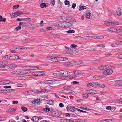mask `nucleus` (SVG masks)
<instances>
[{"instance_id": "obj_1", "label": "nucleus", "mask_w": 122, "mask_h": 122, "mask_svg": "<svg viewBox=\"0 0 122 122\" xmlns=\"http://www.w3.org/2000/svg\"><path fill=\"white\" fill-rule=\"evenodd\" d=\"M53 75L55 76L60 77L62 79H66L70 75V72L66 70H61L55 72Z\"/></svg>"}, {"instance_id": "obj_2", "label": "nucleus", "mask_w": 122, "mask_h": 122, "mask_svg": "<svg viewBox=\"0 0 122 122\" xmlns=\"http://www.w3.org/2000/svg\"><path fill=\"white\" fill-rule=\"evenodd\" d=\"M56 81L55 80H46L44 81V83L46 84L52 85L55 84Z\"/></svg>"}, {"instance_id": "obj_3", "label": "nucleus", "mask_w": 122, "mask_h": 122, "mask_svg": "<svg viewBox=\"0 0 122 122\" xmlns=\"http://www.w3.org/2000/svg\"><path fill=\"white\" fill-rule=\"evenodd\" d=\"M63 21H60L56 22L55 24L56 25V26L60 27L62 28H64V24H63Z\"/></svg>"}, {"instance_id": "obj_4", "label": "nucleus", "mask_w": 122, "mask_h": 122, "mask_svg": "<svg viewBox=\"0 0 122 122\" xmlns=\"http://www.w3.org/2000/svg\"><path fill=\"white\" fill-rule=\"evenodd\" d=\"M48 91V90L44 89L41 90V91L36 92V93L38 94H43L47 93Z\"/></svg>"}, {"instance_id": "obj_5", "label": "nucleus", "mask_w": 122, "mask_h": 122, "mask_svg": "<svg viewBox=\"0 0 122 122\" xmlns=\"http://www.w3.org/2000/svg\"><path fill=\"white\" fill-rule=\"evenodd\" d=\"M62 92L64 93H74L75 92L72 90H70L68 89H64L62 90Z\"/></svg>"}, {"instance_id": "obj_6", "label": "nucleus", "mask_w": 122, "mask_h": 122, "mask_svg": "<svg viewBox=\"0 0 122 122\" xmlns=\"http://www.w3.org/2000/svg\"><path fill=\"white\" fill-rule=\"evenodd\" d=\"M108 66L107 65L106 66L104 65H103L99 66L98 67V68L100 70H104L106 68H108Z\"/></svg>"}, {"instance_id": "obj_7", "label": "nucleus", "mask_w": 122, "mask_h": 122, "mask_svg": "<svg viewBox=\"0 0 122 122\" xmlns=\"http://www.w3.org/2000/svg\"><path fill=\"white\" fill-rule=\"evenodd\" d=\"M119 25V23L117 22L114 21H110L109 22V25H112L113 26H115L117 25Z\"/></svg>"}, {"instance_id": "obj_8", "label": "nucleus", "mask_w": 122, "mask_h": 122, "mask_svg": "<svg viewBox=\"0 0 122 122\" xmlns=\"http://www.w3.org/2000/svg\"><path fill=\"white\" fill-rule=\"evenodd\" d=\"M22 12H21L19 11H17L14 13H13V15L15 17H16V16H15V15L19 16L21 14H23Z\"/></svg>"}, {"instance_id": "obj_9", "label": "nucleus", "mask_w": 122, "mask_h": 122, "mask_svg": "<svg viewBox=\"0 0 122 122\" xmlns=\"http://www.w3.org/2000/svg\"><path fill=\"white\" fill-rule=\"evenodd\" d=\"M20 58L19 56L15 55H11V60H15Z\"/></svg>"}, {"instance_id": "obj_10", "label": "nucleus", "mask_w": 122, "mask_h": 122, "mask_svg": "<svg viewBox=\"0 0 122 122\" xmlns=\"http://www.w3.org/2000/svg\"><path fill=\"white\" fill-rule=\"evenodd\" d=\"M116 12L117 15L118 16H120L121 14V10L119 8H118L116 10Z\"/></svg>"}, {"instance_id": "obj_11", "label": "nucleus", "mask_w": 122, "mask_h": 122, "mask_svg": "<svg viewBox=\"0 0 122 122\" xmlns=\"http://www.w3.org/2000/svg\"><path fill=\"white\" fill-rule=\"evenodd\" d=\"M29 76H30L29 75L20 76H19L18 77V78L20 80H25L26 78L29 77Z\"/></svg>"}, {"instance_id": "obj_12", "label": "nucleus", "mask_w": 122, "mask_h": 122, "mask_svg": "<svg viewBox=\"0 0 122 122\" xmlns=\"http://www.w3.org/2000/svg\"><path fill=\"white\" fill-rule=\"evenodd\" d=\"M76 108H75L74 107L71 106L68 108V109L69 111L72 112L75 111H76Z\"/></svg>"}, {"instance_id": "obj_13", "label": "nucleus", "mask_w": 122, "mask_h": 122, "mask_svg": "<svg viewBox=\"0 0 122 122\" xmlns=\"http://www.w3.org/2000/svg\"><path fill=\"white\" fill-rule=\"evenodd\" d=\"M31 120L34 122H38V121L39 120V118L38 117L34 116L32 117Z\"/></svg>"}, {"instance_id": "obj_14", "label": "nucleus", "mask_w": 122, "mask_h": 122, "mask_svg": "<svg viewBox=\"0 0 122 122\" xmlns=\"http://www.w3.org/2000/svg\"><path fill=\"white\" fill-rule=\"evenodd\" d=\"M58 57H54L51 58L50 60L53 62H58Z\"/></svg>"}, {"instance_id": "obj_15", "label": "nucleus", "mask_w": 122, "mask_h": 122, "mask_svg": "<svg viewBox=\"0 0 122 122\" xmlns=\"http://www.w3.org/2000/svg\"><path fill=\"white\" fill-rule=\"evenodd\" d=\"M31 75L34 76H39V71H35L31 73Z\"/></svg>"}, {"instance_id": "obj_16", "label": "nucleus", "mask_w": 122, "mask_h": 122, "mask_svg": "<svg viewBox=\"0 0 122 122\" xmlns=\"http://www.w3.org/2000/svg\"><path fill=\"white\" fill-rule=\"evenodd\" d=\"M93 87H95L99 86V83L97 82H92Z\"/></svg>"}, {"instance_id": "obj_17", "label": "nucleus", "mask_w": 122, "mask_h": 122, "mask_svg": "<svg viewBox=\"0 0 122 122\" xmlns=\"http://www.w3.org/2000/svg\"><path fill=\"white\" fill-rule=\"evenodd\" d=\"M73 65V63L69 62H66L64 64V65L65 66H70Z\"/></svg>"}, {"instance_id": "obj_18", "label": "nucleus", "mask_w": 122, "mask_h": 122, "mask_svg": "<svg viewBox=\"0 0 122 122\" xmlns=\"http://www.w3.org/2000/svg\"><path fill=\"white\" fill-rule=\"evenodd\" d=\"M107 70L106 72L108 73V74L110 75L112 74V70L111 69H107Z\"/></svg>"}, {"instance_id": "obj_19", "label": "nucleus", "mask_w": 122, "mask_h": 122, "mask_svg": "<svg viewBox=\"0 0 122 122\" xmlns=\"http://www.w3.org/2000/svg\"><path fill=\"white\" fill-rule=\"evenodd\" d=\"M11 55H9L5 56L4 58L6 60H11Z\"/></svg>"}, {"instance_id": "obj_20", "label": "nucleus", "mask_w": 122, "mask_h": 122, "mask_svg": "<svg viewBox=\"0 0 122 122\" xmlns=\"http://www.w3.org/2000/svg\"><path fill=\"white\" fill-rule=\"evenodd\" d=\"M45 72L44 71H39V76H43L45 74Z\"/></svg>"}, {"instance_id": "obj_21", "label": "nucleus", "mask_w": 122, "mask_h": 122, "mask_svg": "<svg viewBox=\"0 0 122 122\" xmlns=\"http://www.w3.org/2000/svg\"><path fill=\"white\" fill-rule=\"evenodd\" d=\"M11 73L13 74L19 75V71H13Z\"/></svg>"}, {"instance_id": "obj_22", "label": "nucleus", "mask_w": 122, "mask_h": 122, "mask_svg": "<svg viewBox=\"0 0 122 122\" xmlns=\"http://www.w3.org/2000/svg\"><path fill=\"white\" fill-rule=\"evenodd\" d=\"M79 10L80 11L81 10H83L85 9L86 8V6H82L81 5L79 6Z\"/></svg>"}, {"instance_id": "obj_23", "label": "nucleus", "mask_w": 122, "mask_h": 122, "mask_svg": "<svg viewBox=\"0 0 122 122\" xmlns=\"http://www.w3.org/2000/svg\"><path fill=\"white\" fill-rule=\"evenodd\" d=\"M108 30L110 31L115 32L116 30V29L114 28H109L107 29Z\"/></svg>"}, {"instance_id": "obj_24", "label": "nucleus", "mask_w": 122, "mask_h": 122, "mask_svg": "<svg viewBox=\"0 0 122 122\" xmlns=\"http://www.w3.org/2000/svg\"><path fill=\"white\" fill-rule=\"evenodd\" d=\"M91 14L90 13H87L86 14V16L87 18L88 19H90V16L91 15Z\"/></svg>"}, {"instance_id": "obj_25", "label": "nucleus", "mask_w": 122, "mask_h": 122, "mask_svg": "<svg viewBox=\"0 0 122 122\" xmlns=\"http://www.w3.org/2000/svg\"><path fill=\"white\" fill-rule=\"evenodd\" d=\"M21 109L23 112H25L27 110V108L24 107H21Z\"/></svg>"}, {"instance_id": "obj_26", "label": "nucleus", "mask_w": 122, "mask_h": 122, "mask_svg": "<svg viewBox=\"0 0 122 122\" xmlns=\"http://www.w3.org/2000/svg\"><path fill=\"white\" fill-rule=\"evenodd\" d=\"M40 6L41 8H44L46 7V5L45 3H42L41 4Z\"/></svg>"}, {"instance_id": "obj_27", "label": "nucleus", "mask_w": 122, "mask_h": 122, "mask_svg": "<svg viewBox=\"0 0 122 122\" xmlns=\"http://www.w3.org/2000/svg\"><path fill=\"white\" fill-rule=\"evenodd\" d=\"M30 70H33L39 68L36 66H30Z\"/></svg>"}, {"instance_id": "obj_28", "label": "nucleus", "mask_w": 122, "mask_h": 122, "mask_svg": "<svg viewBox=\"0 0 122 122\" xmlns=\"http://www.w3.org/2000/svg\"><path fill=\"white\" fill-rule=\"evenodd\" d=\"M79 107L80 109H81L85 110H91L90 109H88L86 107H82V106H81Z\"/></svg>"}, {"instance_id": "obj_29", "label": "nucleus", "mask_w": 122, "mask_h": 122, "mask_svg": "<svg viewBox=\"0 0 122 122\" xmlns=\"http://www.w3.org/2000/svg\"><path fill=\"white\" fill-rule=\"evenodd\" d=\"M48 104L51 105H53L54 104V102L53 101L49 100L48 102Z\"/></svg>"}, {"instance_id": "obj_30", "label": "nucleus", "mask_w": 122, "mask_h": 122, "mask_svg": "<svg viewBox=\"0 0 122 122\" xmlns=\"http://www.w3.org/2000/svg\"><path fill=\"white\" fill-rule=\"evenodd\" d=\"M97 34L95 35L92 34L91 37L94 39H97Z\"/></svg>"}, {"instance_id": "obj_31", "label": "nucleus", "mask_w": 122, "mask_h": 122, "mask_svg": "<svg viewBox=\"0 0 122 122\" xmlns=\"http://www.w3.org/2000/svg\"><path fill=\"white\" fill-rule=\"evenodd\" d=\"M116 44L117 45H122V41H117L116 42Z\"/></svg>"}, {"instance_id": "obj_32", "label": "nucleus", "mask_w": 122, "mask_h": 122, "mask_svg": "<svg viewBox=\"0 0 122 122\" xmlns=\"http://www.w3.org/2000/svg\"><path fill=\"white\" fill-rule=\"evenodd\" d=\"M40 100L39 99H37L35 100L33 102H34V103H38L40 102Z\"/></svg>"}, {"instance_id": "obj_33", "label": "nucleus", "mask_w": 122, "mask_h": 122, "mask_svg": "<svg viewBox=\"0 0 122 122\" xmlns=\"http://www.w3.org/2000/svg\"><path fill=\"white\" fill-rule=\"evenodd\" d=\"M16 110V109L15 108H13L10 109H9V111L10 112H13V111L15 112Z\"/></svg>"}, {"instance_id": "obj_34", "label": "nucleus", "mask_w": 122, "mask_h": 122, "mask_svg": "<svg viewBox=\"0 0 122 122\" xmlns=\"http://www.w3.org/2000/svg\"><path fill=\"white\" fill-rule=\"evenodd\" d=\"M93 78L97 80L100 79L101 78V77L98 76H95L93 77Z\"/></svg>"}, {"instance_id": "obj_35", "label": "nucleus", "mask_w": 122, "mask_h": 122, "mask_svg": "<svg viewBox=\"0 0 122 122\" xmlns=\"http://www.w3.org/2000/svg\"><path fill=\"white\" fill-rule=\"evenodd\" d=\"M83 63V61H77L76 62V65H78L81 64Z\"/></svg>"}, {"instance_id": "obj_36", "label": "nucleus", "mask_w": 122, "mask_h": 122, "mask_svg": "<svg viewBox=\"0 0 122 122\" xmlns=\"http://www.w3.org/2000/svg\"><path fill=\"white\" fill-rule=\"evenodd\" d=\"M107 70L105 71L103 73V76H106L107 75H108L107 72H106Z\"/></svg>"}, {"instance_id": "obj_37", "label": "nucleus", "mask_w": 122, "mask_h": 122, "mask_svg": "<svg viewBox=\"0 0 122 122\" xmlns=\"http://www.w3.org/2000/svg\"><path fill=\"white\" fill-rule=\"evenodd\" d=\"M67 33H74L75 32V31L73 30H70L66 31Z\"/></svg>"}, {"instance_id": "obj_38", "label": "nucleus", "mask_w": 122, "mask_h": 122, "mask_svg": "<svg viewBox=\"0 0 122 122\" xmlns=\"http://www.w3.org/2000/svg\"><path fill=\"white\" fill-rule=\"evenodd\" d=\"M92 83V82L88 84L87 85V87H93V85Z\"/></svg>"}, {"instance_id": "obj_39", "label": "nucleus", "mask_w": 122, "mask_h": 122, "mask_svg": "<svg viewBox=\"0 0 122 122\" xmlns=\"http://www.w3.org/2000/svg\"><path fill=\"white\" fill-rule=\"evenodd\" d=\"M31 71L30 70H25V75L29 74L31 73Z\"/></svg>"}, {"instance_id": "obj_40", "label": "nucleus", "mask_w": 122, "mask_h": 122, "mask_svg": "<svg viewBox=\"0 0 122 122\" xmlns=\"http://www.w3.org/2000/svg\"><path fill=\"white\" fill-rule=\"evenodd\" d=\"M21 29V26L20 25H19V26L15 28V30L16 31H18L20 30Z\"/></svg>"}, {"instance_id": "obj_41", "label": "nucleus", "mask_w": 122, "mask_h": 122, "mask_svg": "<svg viewBox=\"0 0 122 122\" xmlns=\"http://www.w3.org/2000/svg\"><path fill=\"white\" fill-rule=\"evenodd\" d=\"M44 110L46 112H49L50 110L49 108L46 107L44 108Z\"/></svg>"}, {"instance_id": "obj_42", "label": "nucleus", "mask_w": 122, "mask_h": 122, "mask_svg": "<svg viewBox=\"0 0 122 122\" xmlns=\"http://www.w3.org/2000/svg\"><path fill=\"white\" fill-rule=\"evenodd\" d=\"M52 36L53 37H59L60 36V35H57V34H54L52 33Z\"/></svg>"}, {"instance_id": "obj_43", "label": "nucleus", "mask_w": 122, "mask_h": 122, "mask_svg": "<svg viewBox=\"0 0 122 122\" xmlns=\"http://www.w3.org/2000/svg\"><path fill=\"white\" fill-rule=\"evenodd\" d=\"M25 70L22 71H19V75H25Z\"/></svg>"}, {"instance_id": "obj_44", "label": "nucleus", "mask_w": 122, "mask_h": 122, "mask_svg": "<svg viewBox=\"0 0 122 122\" xmlns=\"http://www.w3.org/2000/svg\"><path fill=\"white\" fill-rule=\"evenodd\" d=\"M65 4V5H70V2H69L67 0H66L64 1Z\"/></svg>"}, {"instance_id": "obj_45", "label": "nucleus", "mask_w": 122, "mask_h": 122, "mask_svg": "<svg viewBox=\"0 0 122 122\" xmlns=\"http://www.w3.org/2000/svg\"><path fill=\"white\" fill-rule=\"evenodd\" d=\"M76 77V75H71L70 76V78H75Z\"/></svg>"}, {"instance_id": "obj_46", "label": "nucleus", "mask_w": 122, "mask_h": 122, "mask_svg": "<svg viewBox=\"0 0 122 122\" xmlns=\"http://www.w3.org/2000/svg\"><path fill=\"white\" fill-rule=\"evenodd\" d=\"M6 66V65H5L4 66H0V70H3L5 69V68Z\"/></svg>"}, {"instance_id": "obj_47", "label": "nucleus", "mask_w": 122, "mask_h": 122, "mask_svg": "<svg viewBox=\"0 0 122 122\" xmlns=\"http://www.w3.org/2000/svg\"><path fill=\"white\" fill-rule=\"evenodd\" d=\"M62 58L63 57H58V62L62 61Z\"/></svg>"}, {"instance_id": "obj_48", "label": "nucleus", "mask_w": 122, "mask_h": 122, "mask_svg": "<svg viewBox=\"0 0 122 122\" xmlns=\"http://www.w3.org/2000/svg\"><path fill=\"white\" fill-rule=\"evenodd\" d=\"M70 86H68L67 85H66L63 87V88L65 89H67L70 88Z\"/></svg>"}, {"instance_id": "obj_49", "label": "nucleus", "mask_w": 122, "mask_h": 122, "mask_svg": "<svg viewBox=\"0 0 122 122\" xmlns=\"http://www.w3.org/2000/svg\"><path fill=\"white\" fill-rule=\"evenodd\" d=\"M108 15L109 16H113L114 15L115 13L114 12H111L109 13L108 14Z\"/></svg>"}, {"instance_id": "obj_50", "label": "nucleus", "mask_w": 122, "mask_h": 122, "mask_svg": "<svg viewBox=\"0 0 122 122\" xmlns=\"http://www.w3.org/2000/svg\"><path fill=\"white\" fill-rule=\"evenodd\" d=\"M19 7V5H15L13 6V8L14 9H16L18 8Z\"/></svg>"}, {"instance_id": "obj_51", "label": "nucleus", "mask_w": 122, "mask_h": 122, "mask_svg": "<svg viewBox=\"0 0 122 122\" xmlns=\"http://www.w3.org/2000/svg\"><path fill=\"white\" fill-rule=\"evenodd\" d=\"M115 83H122V80H119L115 81Z\"/></svg>"}, {"instance_id": "obj_52", "label": "nucleus", "mask_w": 122, "mask_h": 122, "mask_svg": "<svg viewBox=\"0 0 122 122\" xmlns=\"http://www.w3.org/2000/svg\"><path fill=\"white\" fill-rule=\"evenodd\" d=\"M5 65L4 63V62L3 61H0V66H4Z\"/></svg>"}, {"instance_id": "obj_53", "label": "nucleus", "mask_w": 122, "mask_h": 122, "mask_svg": "<svg viewBox=\"0 0 122 122\" xmlns=\"http://www.w3.org/2000/svg\"><path fill=\"white\" fill-rule=\"evenodd\" d=\"M66 24L67 25V27H70L71 26V24L70 22H66Z\"/></svg>"}, {"instance_id": "obj_54", "label": "nucleus", "mask_w": 122, "mask_h": 122, "mask_svg": "<svg viewBox=\"0 0 122 122\" xmlns=\"http://www.w3.org/2000/svg\"><path fill=\"white\" fill-rule=\"evenodd\" d=\"M8 90H9V93H10V92H14L15 91V90H14L13 89H8Z\"/></svg>"}, {"instance_id": "obj_55", "label": "nucleus", "mask_w": 122, "mask_h": 122, "mask_svg": "<svg viewBox=\"0 0 122 122\" xmlns=\"http://www.w3.org/2000/svg\"><path fill=\"white\" fill-rule=\"evenodd\" d=\"M99 86L101 87H105V85L104 84H100L99 85Z\"/></svg>"}, {"instance_id": "obj_56", "label": "nucleus", "mask_w": 122, "mask_h": 122, "mask_svg": "<svg viewBox=\"0 0 122 122\" xmlns=\"http://www.w3.org/2000/svg\"><path fill=\"white\" fill-rule=\"evenodd\" d=\"M73 51V50L71 49H69V50L68 51H67L66 52L68 53H70V52L72 53Z\"/></svg>"}, {"instance_id": "obj_57", "label": "nucleus", "mask_w": 122, "mask_h": 122, "mask_svg": "<svg viewBox=\"0 0 122 122\" xmlns=\"http://www.w3.org/2000/svg\"><path fill=\"white\" fill-rule=\"evenodd\" d=\"M109 22L108 21H105L104 22V24L105 25L109 26Z\"/></svg>"}, {"instance_id": "obj_58", "label": "nucleus", "mask_w": 122, "mask_h": 122, "mask_svg": "<svg viewBox=\"0 0 122 122\" xmlns=\"http://www.w3.org/2000/svg\"><path fill=\"white\" fill-rule=\"evenodd\" d=\"M10 83V81H5V84H7Z\"/></svg>"}, {"instance_id": "obj_59", "label": "nucleus", "mask_w": 122, "mask_h": 122, "mask_svg": "<svg viewBox=\"0 0 122 122\" xmlns=\"http://www.w3.org/2000/svg\"><path fill=\"white\" fill-rule=\"evenodd\" d=\"M88 96V95L87 94H85L83 95V97L85 98H87Z\"/></svg>"}, {"instance_id": "obj_60", "label": "nucleus", "mask_w": 122, "mask_h": 122, "mask_svg": "<svg viewBox=\"0 0 122 122\" xmlns=\"http://www.w3.org/2000/svg\"><path fill=\"white\" fill-rule=\"evenodd\" d=\"M60 121L61 122H67V119H62L60 120Z\"/></svg>"}, {"instance_id": "obj_61", "label": "nucleus", "mask_w": 122, "mask_h": 122, "mask_svg": "<svg viewBox=\"0 0 122 122\" xmlns=\"http://www.w3.org/2000/svg\"><path fill=\"white\" fill-rule=\"evenodd\" d=\"M93 90H89V92L88 94H94V93L93 92Z\"/></svg>"}, {"instance_id": "obj_62", "label": "nucleus", "mask_w": 122, "mask_h": 122, "mask_svg": "<svg viewBox=\"0 0 122 122\" xmlns=\"http://www.w3.org/2000/svg\"><path fill=\"white\" fill-rule=\"evenodd\" d=\"M52 115L54 116L55 117L57 116L55 112H53L52 113Z\"/></svg>"}, {"instance_id": "obj_63", "label": "nucleus", "mask_w": 122, "mask_h": 122, "mask_svg": "<svg viewBox=\"0 0 122 122\" xmlns=\"http://www.w3.org/2000/svg\"><path fill=\"white\" fill-rule=\"evenodd\" d=\"M98 46L99 47H104V45L102 44H98Z\"/></svg>"}, {"instance_id": "obj_64", "label": "nucleus", "mask_w": 122, "mask_h": 122, "mask_svg": "<svg viewBox=\"0 0 122 122\" xmlns=\"http://www.w3.org/2000/svg\"><path fill=\"white\" fill-rule=\"evenodd\" d=\"M108 120L107 119L102 120H100V122H107Z\"/></svg>"}]
</instances>
